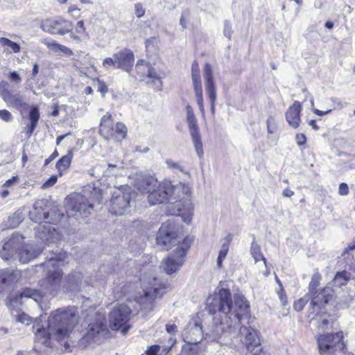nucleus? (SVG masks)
Returning <instances> with one entry per match:
<instances>
[{
	"label": "nucleus",
	"mask_w": 355,
	"mask_h": 355,
	"mask_svg": "<svg viewBox=\"0 0 355 355\" xmlns=\"http://www.w3.org/2000/svg\"><path fill=\"white\" fill-rule=\"evenodd\" d=\"M236 310L232 311L233 303L230 291L226 288H220L218 293L208 297L207 310L209 313H219L221 315L220 322L216 323L211 334L214 338L219 337L223 334L230 333L239 324L242 317L248 315L249 304L245 297L240 294L234 296Z\"/></svg>",
	"instance_id": "f257e3e1"
},
{
	"label": "nucleus",
	"mask_w": 355,
	"mask_h": 355,
	"mask_svg": "<svg viewBox=\"0 0 355 355\" xmlns=\"http://www.w3.org/2000/svg\"><path fill=\"white\" fill-rule=\"evenodd\" d=\"M76 323V310L74 308L63 311L56 310L49 318L46 328L42 327L37 329L34 349L42 353V346L51 347L52 339L63 340L72 331Z\"/></svg>",
	"instance_id": "f03ea898"
},
{
	"label": "nucleus",
	"mask_w": 355,
	"mask_h": 355,
	"mask_svg": "<svg viewBox=\"0 0 355 355\" xmlns=\"http://www.w3.org/2000/svg\"><path fill=\"white\" fill-rule=\"evenodd\" d=\"M179 189V187L172 186L170 181H164L148 194V201L151 205H155L168 200L170 204L174 205V207L177 209V214L181 216L183 220L188 223L191 220L193 215V206L188 196L184 198L183 200L172 201V195L178 193Z\"/></svg>",
	"instance_id": "7ed1b4c3"
},
{
	"label": "nucleus",
	"mask_w": 355,
	"mask_h": 355,
	"mask_svg": "<svg viewBox=\"0 0 355 355\" xmlns=\"http://www.w3.org/2000/svg\"><path fill=\"white\" fill-rule=\"evenodd\" d=\"M21 239L19 236H13L3 245L2 251L0 252V255L3 259L6 261L10 259L19 250V261L26 263L36 258L42 252L44 248L37 245L26 244L19 249L17 243Z\"/></svg>",
	"instance_id": "20e7f679"
},
{
	"label": "nucleus",
	"mask_w": 355,
	"mask_h": 355,
	"mask_svg": "<svg viewBox=\"0 0 355 355\" xmlns=\"http://www.w3.org/2000/svg\"><path fill=\"white\" fill-rule=\"evenodd\" d=\"M48 219L45 224H39L35 227L36 237L41 240L44 243L50 244L58 241L60 239V234L51 224H57L64 216L62 212L57 207H53L47 211Z\"/></svg>",
	"instance_id": "39448f33"
},
{
	"label": "nucleus",
	"mask_w": 355,
	"mask_h": 355,
	"mask_svg": "<svg viewBox=\"0 0 355 355\" xmlns=\"http://www.w3.org/2000/svg\"><path fill=\"white\" fill-rule=\"evenodd\" d=\"M83 193H74L69 198V207L74 212L76 217H87L94 210V197L88 189L83 191Z\"/></svg>",
	"instance_id": "423d86ee"
},
{
	"label": "nucleus",
	"mask_w": 355,
	"mask_h": 355,
	"mask_svg": "<svg viewBox=\"0 0 355 355\" xmlns=\"http://www.w3.org/2000/svg\"><path fill=\"white\" fill-rule=\"evenodd\" d=\"M135 195V193L129 187H124L116 191L110 200L109 211L116 216L128 214Z\"/></svg>",
	"instance_id": "0eeeda50"
},
{
	"label": "nucleus",
	"mask_w": 355,
	"mask_h": 355,
	"mask_svg": "<svg viewBox=\"0 0 355 355\" xmlns=\"http://www.w3.org/2000/svg\"><path fill=\"white\" fill-rule=\"evenodd\" d=\"M191 243V239L185 237L181 245L176 248L174 253L163 261L162 268L167 274H173L182 266L184 258L190 248Z\"/></svg>",
	"instance_id": "6e6552de"
},
{
	"label": "nucleus",
	"mask_w": 355,
	"mask_h": 355,
	"mask_svg": "<svg viewBox=\"0 0 355 355\" xmlns=\"http://www.w3.org/2000/svg\"><path fill=\"white\" fill-rule=\"evenodd\" d=\"M131 310L125 304H119L113 308L109 314L110 327L112 330H121L123 334H125L130 327L127 325L130 320Z\"/></svg>",
	"instance_id": "1a4fd4ad"
},
{
	"label": "nucleus",
	"mask_w": 355,
	"mask_h": 355,
	"mask_svg": "<svg viewBox=\"0 0 355 355\" xmlns=\"http://www.w3.org/2000/svg\"><path fill=\"white\" fill-rule=\"evenodd\" d=\"M184 239L176 234L174 224L167 222L160 227L157 236V243L164 249L168 250L173 246L180 247Z\"/></svg>",
	"instance_id": "9d476101"
},
{
	"label": "nucleus",
	"mask_w": 355,
	"mask_h": 355,
	"mask_svg": "<svg viewBox=\"0 0 355 355\" xmlns=\"http://www.w3.org/2000/svg\"><path fill=\"white\" fill-rule=\"evenodd\" d=\"M94 316V321L89 323L87 333L83 338L88 343H98L108 331L104 315L96 312Z\"/></svg>",
	"instance_id": "9b49d317"
},
{
	"label": "nucleus",
	"mask_w": 355,
	"mask_h": 355,
	"mask_svg": "<svg viewBox=\"0 0 355 355\" xmlns=\"http://www.w3.org/2000/svg\"><path fill=\"white\" fill-rule=\"evenodd\" d=\"M343 332L338 331L336 334H325L318 336V345L320 355H333L337 344L341 343L340 349L345 347V343L343 341Z\"/></svg>",
	"instance_id": "f8f14e48"
},
{
	"label": "nucleus",
	"mask_w": 355,
	"mask_h": 355,
	"mask_svg": "<svg viewBox=\"0 0 355 355\" xmlns=\"http://www.w3.org/2000/svg\"><path fill=\"white\" fill-rule=\"evenodd\" d=\"M66 253H60L54 254L48 258V261L44 263V266L49 268L52 267L53 270H49L47 282L48 288L51 290H55L57 286L60 284L62 272L58 270V268L60 266L61 262L65 259Z\"/></svg>",
	"instance_id": "ddd939ff"
},
{
	"label": "nucleus",
	"mask_w": 355,
	"mask_h": 355,
	"mask_svg": "<svg viewBox=\"0 0 355 355\" xmlns=\"http://www.w3.org/2000/svg\"><path fill=\"white\" fill-rule=\"evenodd\" d=\"M72 22L59 17L55 19H49L42 22L41 28L51 34L64 35L72 30Z\"/></svg>",
	"instance_id": "4468645a"
},
{
	"label": "nucleus",
	"mask_w": 355,
	"mask_h": 355,
	"mask_svg": "<svg viewBox=\"0 0 355 355\" xmlns=\"http://www.w3.org/2000/svg\"><path fill=\"white\" fill-rule=\"evenodd\" d=\"M239 332L241 340L249 352H261V341L257 330L250 327L243 326L240 327Z\"/></svg>",
	"instance_id": "2eb2a0df"
},
{
	"label": "nucleus",
	"mask_w": 355,
	"mask_h": 355,
	"mask_svg": "<svg viewBox=\"0 0 355 355\" xmlns=\"http://www.w3.org/2000/svg\"><path fill=\"white\" fill-rule=\"evenodd\" d=\"M204 331L200 324L196 320L190 322L184 329L183 334V339L186 343L192 347L197 349L196 345L199 343L203 338ZM198 351V349H196Z\"/></svg>",
	"instance_id": "dca6fc26"
},
{
	"label": "nucleus",
	"mask_w": 355,
	"mask_h": 355,
	"mask_svg": "<svg viewBox=\"0 0 355 355\" xmlns=\"http://www.w3.org/2000/svg\"><path fill=\"white\" fill-rule=\"evenodd\" d=\"M203 71L206 94L210 100L211 112L214 115L215 112V102L216 100V88L211 65L206 63Z\"/></svg>",
	"instance_id": "f3484780"
},
{
	"label": "nucleus",
	"mask_w": 355,
	"mask_h": 355,
	"mask_svg": "<svg viewBox=\"0 0 355 355\" xmlns=\"http://www.w3.org/2000/svg\"><path fill=\"white\" fill-rule=\"evenodd\" d=\"M21 277L19 270L3 269L0 270V292L9 291Z\"/></svg>",
	"instance_id": "a211bd4d"
},
{
	"label": "nucleus",
	"mask_w": 355,
	"mask_h": 355,
	"mask_svg": "<svg viewBox=\"0 0 355 355\" xmlns=\"http://www.w3.org/2000/svg\"><path fill=\"white\" fill-rule=\"evenodd\" d=\"M188 126L192 141L195 147V150L199 158H202L204 155L203 146L198 125V121L196 116L187 118Z\"/></svg>",
	"instance_id": "6ab92c4d"
},
{
	"label": "nucleus",
	"mask_w": 355,
	"mask_h": 355,
	"mask_svg": "<svg viewBox=\"0 0 355 355\" xmlns=\"http://www.w3.org/2000/svg\"><path fill=\"white\" fill-rule=\"evenodd\" d=\"M114 58L116 59L117 68L130 72L133 67L135 57L133 52L128 49L123 50L114 53Z\"/></svg>",
	"instance_id": "aec40b11"
},
{
	"label": "nucleus",
	"mask_w": 355,
	"mask_h": 355,
	"mask_svg": "<svg viewBox=\"0 0 355 355\" xmlns=\"http://www.w3.org/2000/svg\"><path fill=\"white\" fill-rule=\"evenodd\" d=\"M24 298H32L34 301L39 302L42 298V295L37 290L26 288L24 289L19 295L12 297L10 300L8 305L10 308H18L19 305H21L23 299Z\"/></svg>",
	"instance_id": "412c9836"
},
{
	"label": "nucleus",
	"mask_w": 355,
	"mask_h": 355,
	"mask_svg": "<svg viewBox=\"0 0 355 355\" xmlns=\"http://www.w3.org/2000/svg\"><path fill=\"white\" fill-rule=\"evenodd\" d=\"M3 100L8 106L13 107L19 111L26 110L28 104L24 101V97L21 93L4 91Z\"/></svg>",
	"instance_id": "4be33fe9"
},
{
	"label": "nucleus",
	"mask_w": 355,
	"mask_h": 355,
	"mask_svg": "<svg viewBox=\"0 0 355 355\" xmlns=\"http://www.w3.org/2000/svg\"><path fill=\"white\" fill-rule=\"evenodd\" d=\"M332 291L330 288L326 287L321 290L320 292H315L310 297L312 298L311 301V309H314L315 307L321 309L324 305L327 304L333 295Z\"/></svg>",
	"instance_id": "5701e85b"
},
{
	"label": "nucleus",
	"mask_w": 355,
	"mask_h": 355,
	"mask_svg": "<svg viewBox=\"0 0 355 355\" xmlns=\"http://www.w3.org/2000/svg\"><path fill=\"white\" fill-rule=\"evenodd\" d=\"M301 110V103L299 101H295L285 114L286 121L294 129L297 128L300 125Z\"/></svg>",
	"instance_id": "b1692460"
},
{
	"label": "nucleus",
	"mask_w": 355,
	"mask_h": 355,
	"mask_svg": "<svg viewBox=\"0 0 355 355\" xmlns=\"http://www.w3.org/2000/svg\"><path fill=\"white\" fill-rule=\"evenodd\" d=\"M149 286L144 284V292L145 297L148 299H153L157 297H160L164 293L165 286L153 277L152 282L148 283Z\"/></svg>",
	"instance_id": "393cba45"
},
{
	"label": "nucleus",
	"mask_w": 355,
	"mask_h": 355,
	"mask_svg": "<svg viewBox=\"0 0 355 355\" xmlns=\"http://www.w3.org/2000/svg\"><path fill=\"white\" fill-rule=\"evenodd\" d=\"M44 200H37L35 202L33 209L29 212V216L31 220L35 223H41L42 220L48 219L47 211H45L43 206Z\"/></svg>",
	"instance_id": "a878e982"
},
{
	"label": "nucleus",
	"mask_w": 355,
	"mask_h": 355,
	"mask_svg": "<svg viewBox=\"0 0 355 355\" xmlns=\"http://www.w3.org/2000/svg\"><path fill=\"white\" fill-rule=\"evenodd\" d=\"M160 183L161 182H159L155 177L146 176L138 181L137 187L138 190L141 192L150 194V193L153 189H155Z\"/></svg>",
	"instance_id": "bb28decb"
},
{
	"label": "nucleus",
	"mask_w": 355,
	"mask_h": 355,
	"mask_svg": "<svg viewBox=\"0 0 355 355\" xmlns=\"http://www.w3.org/2000/svg\"><path fill=\"white\" fill-rule=\"evenodd\" d=\"M112 115L107 113L101 118L100 132L105 137L109 138L114 135V128L112 127Z\"/></svg>",
	"instance_id": "cd10ccee"
},
{
	"label": "nucleus",
	"mask_w": 355,
	"mask_h": 355,
	"mask_svg": "<svg viewBox=\"0 0 355 355\" xmlns=\"http://www.w3.org/2000/svg\"><path fill=\"white\" fill-rule=\"evenodd\" d=\"M40 114L38 107H31V109L29 112V114H28V119L31 121V124L26 128L27 130L26 134L28 135V137H30L33 135L34 130H35V128L37 125V122L40 119Z\"/></svg>",
	"instance_id": "c85d7f7f"
},
{
	"label": "nucleus",
	"mask_w": 355,
	"mask_h": 355,
	"mask_svg": "<svg viewBox=\"0 0 355 355\" xmlns=\"http://www.w3.org/2000/svg\"><path fill=\"white\" fill-rule=\"evenodd\" d=\"M233 239V234H228L223 240V243L220 248V250L219 251L218 257L217 259V266L220 268L222 267L223 261L225 259L230 245Z\"/></svg>",
	"instance_id": "c756f323"
},
{
	"label": "nucleus",
	"mask_w": 355,
	"mask_h": 355,
	"mask_svg": "<svg viewBox=\"0 0 355 355\" xmlns=\"http://www.w3.org/2000/svg\"><path fill=\"white\" fill-rule=\"evenodd\" d=\"M164 76V73L158 72L153 68L150 64L147 71V75L146 76V80L147 83L151 82L155 85L156 87L161 89L162 87V78Z\"/></svg>",
	"instance_id": "7c9ffc66"
},
{
	"label": "nucleus",
	"mask_w": 355,
	"mask_h": 355,
	"mask_svg": "<svg viewBox=\"0 0 355 355\" xmlns=\"http://www.w3.org/2000/svg\"><path fill=\"white\" fill-rule=\"evenodd\" d=\"M349 279L350 274L346 270L338 272L331 282L332 286L340 288L346 285Z\"/></svg>",
	"instance_id": "2f4dec72"
},
{
	"label": "nucleus",
	"mask_w": 355,
	"mask_h": 355,
	"mask_svg": "<svg viewBox=\"0 0 355 355\" xmlns=\"http://www.w3.org/2000/svg\"><path fill=\"white\" fill-rule=\"evenodd\" d=\"M73 154L69 151L67 155L62 157L56 163V168L60 172V175H62V172L65 171L71 164Z\"/></svg>",
	"instance_id": "473e14b6"
},
{
	"label": "nucleus",
	"mask_w": 355,
	"mask_h": 355,
	"mask_svg": "<svg viewBox=\"0 0 355 355\" xmlns=\"http://www.w3.org/2000/svg\"><path fill=\"white\" fill-rule=\"evenodd\" d=\"M46 45L55 53H62L67 55H72L73 51L68 47L57 43L55 41L47 42Z\"/></svg>",
	"instance_id": "72a5a7b5"
},
{
	"label": "nucleus",
	"mask_w": 355,
	"mask_h": 355,
	"mask_svg": "<svg viewBox=\"0 0 355 355\" xmlns=\"http://www.w3.org/2000/svg\"><path fill=\"white\" fill-rule=\"evenodd\" d=\"M250 253L253 257L254 261L257 263L260 260H262L264 263L266 267H267L266 259L263 257V254L261 252V248L259 244L253 241L252 243Z\"/></svg>",
	"instance_id": "f704fd0d"
},
{
	"label": "nucleus",
	"mask_w": 355,
	"mask_h": 355,
	"mask_svg": "<svg viewBox=\"0 0 355 355\" xmlns=\"http://www.w3.org/2000/svg\"><path fill=\"white\" fill-rule=\"evenodd\" d=\"M150 67V63L146 62L144 60H139L137 61L135 69L137 73L140 76L142 80H146V76L147 75V71Z\"/></svg>",
	"instance_id": "c9c22d12"
},
{
	"label": "nucleus",
	"mask_w": 355,
	"mask_h": 355,
	"mask_svg": "<svg viewBox=\"0 0 355 355\" xmlns=\"http://www.w3.org/2000/svg\"><path fill=\"white\" fill-rule=\"evenodd\" d=\"M320 279L321 276L319 273H315L313 275L309 285V295H311L315 293V292H317L316 288L320 284Z\"/></svg>",
	"instance_id": "e433bc0d"
},
{
	"label": "nucleus",
	"mask_w": 355,
	"mask_h": 355,
	"mask_svg": "<svg viewBox=\"0 0 355 355\" xmlns=\"http://www.w3.org/2000/svg\"><path fill=\"white\" fill-rule=\"evenodd\" d=\"M0 43L2 46L10 47L13 53H17L20 51V46L16 42H14L8 38L1 37Z\"/></svg>",
	"instance_id": "4c0bfd02"
},
{
	"label": "nucleus",
	"mask_w": 355,
	"mask_h": 355,
	"mask_svg": "<svg viewBox=\"0 0 355 355\" xmlns=\"http://www.w3.org/2000/svg\"><path fill=\"white\" fill-rule=\"evenodd\" d=\"M311 297L308 294L304 295L303 297H301L298 300L294 302L293 303V309L296 311H301L304 306L307 304V302L309 301Z\"/></svg>",
	"instance_id": "58836bf2"
},
{
	"label": "nucleus",
	"mask_w": 355,
	"mask_h": 355,
	"mask_svg": "<svg viewBox=\"0 0 355 355\" xmlns=\"http://www.w3.org/2000/svg\"><path fill=\"white\" fill-rule=\"evenodd\" d=\"M166 164L168 166V168L174 170V171H179L182 172V173L187 174V172L185 171L184 167L182 166L180 163L179 162H175L171 159H167L166 161Z\"/></svg>",
	"instance_id": "ea45409f"
},
{
	"label": "nucleus",
	"mask_w": 355,
	"mask_h": 355,
	"mask_svg": "<svg viewBox=\"0 0 355 355\" xmlns=\"http://www.w3.org/2000/svg\"><path fill=\"white\" fill-rule=\"evenodd\" d=\"M116 133L121 139H125L127 135V128L122 123H117L114 128V134Z\"/></svg>",
	"instance_id": "a19ab883"
},
{
	"label": "nucleus",
	"mask_w": 355,
	"mask_h": 355,
	"mask_svg": "<svg viewBox=\"0 0 355 355\" xmlns=\"http://www.w3.org/2000/svg\"><path fill=\"white\" fill-rule=\"evenodd\" d=\"M180 355H199L196 347H192L189 345H184Z\"/></svg>",
	"instance_id": "79ce46f5"
},
{
	"label": "nucleus",
	"mask_w": 355,
	"mask_h": 355,
	"mask_svg": "<svg viewBox=\"0 0 355 355\" xmlns=\"http://www.w3.org/2000/svg\"><path fill=\"white\" fill-rule=\"evenodd\" d=\"M16 320L26 325H28L32 322V318L27 314L21 313L16 316Z\"/></svg>",
	"instance_id": "37998d69"
},
{
	"label": "nucleus",
	"mask_w": 355,
	"mask_h": 355,
	"mask_svg": "<svg viewBox=\"0 0 355 355\" xmlns=\"http://www.w3.org/2000/svg\"><path fill=\"white\" fill-rule=\"evenodd\" d=\"M195 94H202V88L200 78H192Z\"/></svg>",
	"instance_id": "c03bdc74"
},
{
	"label": "nucleus",
	"mask_w": 355,
	"mask_h": 355,
	"mask_svg": "<svg viewBox=\"0 0 355 355\" xmlns=\"http://www.w3.org/2000/svg\"><path fill=\"white\" fill-rule=\"evenodd\" d=\"M103 66L105 69H108L110 67L117 68L116 59L113 58H107L103 62Z\"/></svg>",
	"instance_id": "a18cd8bd"
},
{
	"label": "nucleus",
	"mask_w": 355,
	"mask_h": 355,
	"mask_svg": "<svg viewBox=\"0 0 355 355\" xmlns=\"http://www.w3.org/2000/svg\"><path fill=\"white\" fill-rule=\"evenodd\" d=\"M189 19V10L183 11L182 13L181 17H180V25L182 26V27L183 28H187Z\"/></svg>",
	"instance_id": "49530a36"
},
{
	"label": "nucleus",
	"mask_w": 355,
	"mask_h": 355,
	"mask_svg": "<svg viewBox=\"0 0 355 355\" xmlns=\"http://www.w3.org/2000/svg\"><path fill=\"white\" fill-rule=\"evenodd\" d=\"M0 119L6 122H10L12 120V116L7 110H0Z\"/></svg>",
	"instance_id": "de8ad7c7"
},
{
	"label": "nucleus",
	"mask_w": 355,
	"mask_h": 355,
	"mask_svg": "<svg viewBox=\"0 0 355 355\" xmlns=\"http://www.w3.org/2000/svg\"><path fill=\"white\" fill-rule=\"evenodd\" d=\"M135 12L137 17L141 18L145 14V9L141 3L135 5Z\"/></svg>",
	"instance_id": "09e8293b"
},
{
	"label": "nucleus",
	"mask_w": 355,
	"mask_h": 355,
	"mask_svg": "<svg viewBox=\"0 0 355 355\" xmlns=\"http://www.w3.org/2000/svg\"><path fill=\"white\" fill-rule=\"evenodd\" d=\"M195 95L196 97V101H197V104L199 107V110H200L201 114L204 116L205 115V108H204V104H203L202 94H197Z\"/></svg>",
	"instance_id": "8fccbe9b"
},
{
	"label": "nucleus",
	"mask_w": 355,
	"mask_h": 355,
	"mask_svg": "<svg viewBox=\"0 0 355 355\" xmlns=\"http://www.w3.org/2000/svg\"><path fill=\"white\" fill-rule=\"evenodd\" d=\"M223 34L224 35L230 39L232 35V25L230 21H225L224 22V28H223Z\"/></svg>",
	"instance_id": "3c124183"
},
{
	"label": "nucleus",
	"mask_w": 355,
	"mask_h": 355,
	"mask_svg": "<svg viewBox=\"0 0 355 355\" xmlns=\"http://www.w3.org/2000/svg\"><path fill=\"white\" fill-rule=\"evenodd\" d=\"M191 75H192V78H196V77L200 78L199 66H198V63L196 61H193L192 63Z\"/></svg>",
	"instance_id": "603ef678"
},
{
	"label": "nucleus",
	"mask_w": 355,
	"mask_h": 355,
	"mask_svg": "<svg viewBox=\"0 0 355 355\" xmlns=\"http://www.w3.org/2000/svg\"><path fill=\"white\" fill-rule=\"evenodd\" d=\"M9 79L15 83V84H19L21 81V78L20 75L17 71H11L9 75Z\"/></svg>",
	"instance_id": "864d4df0"
},
{
	"label": "nucleus",
	"mask_w": 355,
	"mask_h": 355,
	"mask_svg": "<svg viewBox=\"0 0 355 355\" xmlns=\"http://www.w3.org/2000/svg\"><path fill=\"white\" fill-rule=\"evenodd\" d=\"M338 193L340 196H347L349 193V187L346 183H340L338 187Z\"/></svg>",
	"instance_id": "5fc2aeb1"
},
{
	"label": "nucleus",
	"mask_w": 355,
	"mask_h": 355,
	"mask_svg": "<svg viewBox=\"0 0 355 355\" xmlns=\"http://www.w3.org/2000/svg\"><path fill=\"white\" fill-rule=\"evenodd\" d=\"M58 180L57 175H52L47 181H46L43 185L42 187L44 189L51 187L53 186Z\"/></svg>",
	"instance_id": "6e6d98bb"
},
{
	"label": "nucleus",
	"mask_w": 355,
	"mask_h": 355,
	"mask_svg": "<svg viewBox=\"0 0 355 355\" xmlns=\"http://www.w3.org/2000/svg\"><path fill=\"white\" fill-rule=\"evenodd\" d=\"M83 278L81 273L77 272L69 276V281L73 284H78Z\"/></svg>",
	"instance_id": "4d7b16f0"
},
{
	"label": "nucleus",
	"mask_w": 355,
	"mask_h": 355,
	"mask_svg": "<svg viewBox=\"0 0 355 355\" xmlns=\"http://www.w3.org/2000/svg\"><path fill=\"white\" fill-rule=\"evenodd\" d=\"M273 121V118L272 116H269L266 121L267 130L269 134H272L276 128L275 124L272 125Z\"/></svg>",
	"instance_id": "13d9d810"
},
{
	"label": "nucleus",
	"mask_w": 355,
	"mask_h": 355,
	"mask_svg": "<svg viewBox=\"0 0 355 355\" xmlns=\"http://www.w3.org/2000/svg\"><path fill=\"white\" fill-rule=\"evenodd\" d=\"M159 349V346L153 345L146 351V355H157Z\"/></svg>",
	"instance_id": "bf43d9fd"
},
{
	"label": "nucleus",
	"mask_w": 355,
	"mask_h": 355,
	"mask_svg": "<svg viewBox=\"0 0 355 355\" xmlns=\"http://www.w3.org/2000/svg\"><path fill=\"white\" fill-rule=\"evenodd\" d=\"M331 100L334 103V110H341L347 105V103H343L340 101L336 98H331Z\"/></svg>",
	"instance_id": "052dcab7"
},
{
	"label": "nucleus",
	"mask_w": 355,
	"mask_h": 355,
	"mask_svg": "<svg viewBox=\"0 0 355 355\" xmlns=\"http://www.w3.org/2000/svg\"><path fill=\"white\" fill-rule=\"evenodd\" d=\"M76 33L80 35H83L85 32L83 21H78L76 24Z\"/></svg>",
	"instance_id": "680f3d73"
},
{
	"label": "nucleus",
	"mask_w": 355,
	"mask_h": 355,
	"mask_svg": "<svg viewBox=\"0 0 355 355\" xmlns=\"http://www.w3.org/2000/svg\"><path fill=\"white\" fill-rule=\"evenodd\" d=\"M107 87L105 83L98 80V91L100 92L103 95L107 92Z\"/></svg>",
	"instance_id": "e2e57ef3"
},
{
	"label": "nucleus",
	"mask_w": 355,
	"mask_h": 355,
	"mask_svg": "<svg viewBox=\"0 0 355 355\" xmlns=\"http://www.w3.org/2000/svg\"><path fill=\"white\" fill-rule=\"evenodd\" d=\"M166 330L170 334H174L178 331V327L175 324H167L166 325Z\"/></svg>",
	"instance_id": "0e129e2a"
},
{
	"label": "nucleus",
	"mask_w": 355,
	"mask_h": 355,
	"mask_svg": "<svg viewBox=\"0 0 355 355\" xmlns=\"http://www.w3.org/2000/svg\"><path fill=\"white\" fill-rule=\"evenodd\" d=\"M295 140L299 146H302L305 144L306 139L304 134H297L295 136Z\"/></svg>",
	"instance_id": "69168bd1"
},
{
	"label": "nucleus",
	"mask_w": 355,
	"mask_h": 355,
	"mask_svg": "<svg viewBox=\"0 0 355 355\" xmlns=\"http://www.w3.org/2000/svg\"><path fill=\"white\" fill-rule=\"evenodd\" d=\"M58 156V153L56 150L47 158L45 159L44 166H47L54 159H55Z\"/></svg>",
	"instance_id": "338daca9"
},
{
	"label": "nucleus",
	"mask_w": 355,
	"mask_h": 355,
	"mask_svg": "<svg viewBox=\"0 0 355 355\" xmlns=\"http://www.w3.org/2000/svg\"><path fill=\"white\" fill-rule=\"evenodd\" d=\"M70 34H69V37L71 40H73V41H75L76 43H80L82 42V38H81V35H76L75 33H73V32H71V31L69 32Z\"/></svg>",
	"instance_id": "774afa93"
}]
</instances>
